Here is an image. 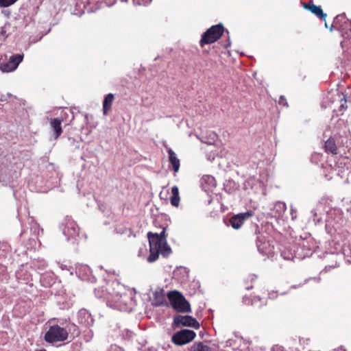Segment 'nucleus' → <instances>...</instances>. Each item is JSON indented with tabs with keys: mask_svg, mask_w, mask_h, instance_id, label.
Segmentation results:
<instances>
[{
	"mask_svg": "<svg viewBox=\"0 0 351 351\" xmlns=\"http://www.w3.org/2000/svg\"><path fill=\"white\" fill-rule=\"evenodd\" d=\"M24 55L16 54L12 56L8 62L3 63L1 65V69L3 72H12L16 69L19 64L23 61Z\"/></svg>",
	"mask_w": 351,
	"mask_h": 351,
	"instance_id": "0eeeda50",
	"label": "nucleus"
},
{
	"mask_svg": "<svg viewBox=\"0 0 351 351\" xmlns=\"http://www.w3.org/2000/svg\"><path fill=\"white\" fill-rule=\"evenodd\" d=\"M114 99V96L112 93H109L105 97L103 101V113L104 115L108 114L110 110Z\"/></svg>",
	"mask_w": 351,
	"mask_h": 351,
	"instance_id": "4468645a",
	"label": "nucleus"
},
{
	"mask_svg": "<svg viewBox=\"0 0 351 351\" xmlns=\"http://www.w3.org/2000/svg\"><path fill=\"white\" fill-rule=\"evenodd\" d=\"M299 286H300V285H295V288H297V287H298Z\"/></svg>",
	"mask_w": 351,
	"mask_h": 351,
	"instance_id": "c85d7f7f",
	"label": "nucleus"
},
{
	"mask_svg": "<svg viewBox=\"0 0 351 351\" xmlns=\"http://www.w3.org/2000/svg\"><path fill=\"white\" fill-rule=\"evenodd\" d=\"M254 298L252 299L250 297L248 296H244L243 298V303L245 305L250 306V305H254Z\"/></svg>",
	"mask_w": 351,
	"mask_h": 351,
	"instance_id": "aec40b11",
	"label": "nucleus"
},
{
	"mask_svg": "<svg viewBox=\"0 0 351 351\" xmlns=\"http://www.w3.org/2000/svg\"><path fill=\"white\" fill-rule=\"evenodd\" d=\"M230 43H228V44H226V45H224V47H225V48H228V47L230 46Z\"/></svg>",
	"mask_w": 351,
	"mask_h": 351,
	"instance_id": "b1692460",
	"label": "nucleus"
},
{
	"mask_svg": "<svg viewBox=\"0 0 351 351\" xmlns=\"http://www.w3.org/2000/svg\"><path fill=\"white\" fill-rule=\"evenodd\" d=\"M279 104L283 105L285 106H288V104L287 102V99L284 96H280L279 99Z\"/></svg>",
	"mask_w": 351,
	"mask_h": 351,
	"instance_id": "412c9836",
	"label": "nucleus"
},
{
	"mask_svg": "<svg viewBox=\"0 0 351 351\" xmlns=\"http://www.w3.org/2000/svg\"><path fill=\"white\" fill-rule=\"evenodd\" d=\"M167 152L169 154V161L172 166L173 171L176 173L179 171L180 169V160L178 158L176 153L172 150L171 148H168Z\"/></svg>",
	"mask_w": 351,
	"mask_h": 351,
	"instance_id": "ddd939ff",
	"label": "nucleus"
},
{
	"mask_svg": "<svg viewBox=\"0 0 351 351\" xmlns=\"http://www.w3.org/2000/svg\"><path fill=\"white\" fill-rule=\"evenodd\" d=\"M180 195H179V189L177 186H173L171 188V197L170 198V202L172 206L175 207H178L180 204Z\"/></svg>",
	"mask_w": 351,
	"mask_h": 351,
	"instance_id": "2eb2a0df",
	"label": "nucleus"
},
{
	"mask_svg": "<svg viewBox=\"0 0 351 351\" xmlns=\"http://www.w3.org/2000/svg\"><path fill=\"white\" fill-rule=\"evenodd\" d=\"M165 231L166 228H163L162 232L160 234L153 233L152 232H149L147 233V238L149 243V249L152 250L160 251L162 244L166 239Z\"/></svg>",
	"mask_w": 351,
	"mask_h": 351,
	"instance_id": "39448f33",
	"label": "nucleus"
},
{
	"mask_svg": "<svg viewBox=\"0 0 351 351\" xmlns=\"http://www.w3.org/2000/svg\"><path fill=\"white\" fill-rule=\"evenodd\" d=\"M224 32L222 24L215 25L208 28L202 36L199 45L203 47L205 45L212 44L219 40Z\"/></svg>",
	"mask_w": 351,
	"mask_h": 351,
	"instance_id": "7ed1b4c3",
	"label": "nucleus"
},
{
	"mask_svg": "<svg viewBox=\"0 0 351 351\" xmlns=\"http://www.w3.org/2000/svg\"><path fill=\"white\" fill-rule=\"evenodd\" d=\"M191 351H210V348L202 342H196L191 347Z\"/></svg>",
	"mask_w": 351,
	"mask_h": 351,
	"instance_id": "f3484780",
	"label": "nucleus"
},
{
	"mask_svg": "<svg viewBox=\"0 0 351 351\" xmlns=\"http://www.w3.org/2000/svg\"><path fill=\"white\" fill-rule=\"evenodd\" d=\"M167 298L173 309L179 313H190L191 305L184 295L178 291H171L167 293Z\"/></svg>",
	"mask_w": 351,
	"mask_h": 351,
	"instance_id": "f03ea898",
	"label": "nucleus"
},
{
	"mask_svg": "<svg viewBox=\"0 0 351 351\" xmlns=\"http://www.w3.org/2000/svg\"><path fill=\"white\" fill-rule=\"evenodd\" d=\"M36 351H46L45 350H36Z\"/></svg>",
	"mask_w": 351,
	"mask_h": 351,
	"instance_id": "a878e982",
	"label": "nucleus"
},
{
	"mask_svg": "<svg viewBox=\"0 0 351 351\" xmlns=\"http://www.w3.org/2000/svg\"><path fill=\"white\" fill-rule=\"evenodd\" d=\"M195 336L194 331L184 329L175 333L172 337V341L176 345L182 346L193 341Z\"/></svg>",
	"mask_w": 351,
	"mask_h": 351,
	"instance_id": "20e7f679",
	"label": "nucleus"
},
{
	"mask_svg": "<svg viewBox=\"0 0 351 351\" xmlns=\"http://www.w3.org/2000/svg\"><path fill=\"white\" fill-rule=\"evenodd\" d=\"M152 304L155 306L167 305L165 291L163 289L156 291L153 295Z\"/></svg>",
	"mask_w": 351,
	"mask_h": 351,
	"instance_id": "9b49d317",
	"label": "nucleus"
},
{
	"mask_svg": "<svg viewBox=\"0 0 351 351\" xmlns=\"http://www.w3.org/2000/svg\"><path fill=\"white\" fill-rule=\"evenodd\" d=\"M255 278H256V276L254 275H250L247 277V280L250 281V282L252 283L255 280Z\"/></svg>",
	"mask_w": 351,
	"mask_h": 351,
	"instance_id": "4be33fe9",
	"label": "nucleus"
},
{
	"mask_svg": "<svg viewBox=\"0 0 351 351\" xmlns=\"http://www.w3.org/2000/svg\"><path fill=\"white\" fill-rule=\"evenodd\" d=\"M71 225L74 226H75L76 224H75L74 222H72V223H71Z\"/></svg>",
	"mask_w": 351,
	"mask_h": 351,
	"instance_id": "393cba45",
	"label": "nucleus"
},
{
	"mask_svg": "<svg viewBox=\"0 0 351 351\" xmlns=\"http://www.w3.org/2000/svg\"><path fill=\"white\" fill-rule=\"evenodd\" d=\"M149 252H150V254L147 258L148 262L152 263V262L156 261L158 258V256L160 254V251L152 250L149 249Z\"/></svg>",
	"mask_w": 351,
	"mask_h": 351,
	"instance_id": "6ab92c4d",
	"label": "nucleus"
},
{
	"mask_svg": "<svg viewBox=\"0 0 351 351\" xmlns=\"http://www.w3.org/2000/svg\"><path fill=\"white\" fill-rule=\"evenodd\" d=\"M67 330L58 324L51 326L45 335V341L49 343L64 341L69 338V332L71 333L73 339L80 335V332L75 324H70Z\"/></svg>",
	"mask_w": 351,
	"mask_h": 351,
	"instance_id": "f257e3e1",
	"label": "nucleus"
},
{
	"mask_svg": "<svg viewBox=\"0 0 351 351\" xmlns=\"http://www.w3.org/2000/svg\"><path fill=\"white\" fill-rule=\"evenodd\" d=\"M254 213L248 210L245 213H239L231 217L229 219L230 224L234 229H239L244 223V222L252 217Z\"/></svg>",
	"mask_w": 351,
	"mask_h": 351,
	"instance_id": "423d86ee",
	"label": "nucleus"
},
{
	"mask_svg": "<svg viewBox=\"0 0 351 351\" xmlns=\"http://www.w3.org/2000/svg\"><path fill=\"white\" fill-rule=\"evenodd\" d=\"M73 231L75 232V228L73 227Z\"/></svg>",
	"mask_w": 351,
	"mask_h": 351,
	"instance_id": "cd10ccee",
	"label": "nucleus"
},
{
	"mask_svg": "<svg viewBox=\"0 0 351 351\" xmlns=\"http://www.w3.org/2000/svg\"><path fill=\"white\" fill-rule=\"evenodd\" d=\"M174 324L176 325L192 327L198 329L200 326L197 319L189 315H178L174 317Z\"/></svg>",
	"mask_w": 351,
	"mask_h": 351,
	"instance_id": "6e6552de",
	"label": "nucleus"
},
{
	"mask_svg": "<svg viewBox=\"0 0 351 351\" xmlns=\"http://www.w3.org/2000/svg\"><path fill=\"white\" fill-rule=\"evenodd\" d=\"M324 149L327 154H331L332 155H337L338 154V147L333 138L330 137L325 141Z\"/></svg>",
	"mask_w": 351,
	"mask_h": 351,
	"instance_id": "f8f14e48",
	"label": "nucleus"
},
{
	"mask_svg": "<svg viewBox=\"0 0 351 351\" xmlns=\"http://www.w3.org/2000/svg\"><path fill=\"white\" fill-rule=\"evenodd\" d=\"M171 252L170 247L167 245L166 239L161 245L160 250V254H162L164 256H167Z\"/></svg>",
	"mask_w": 351,
	"mask_h": 351,
	"instance_id": "a211bd4d",
	"label": "nucleus"
},
{
	"mask_svg": "<svg viewBox=\"0 0 351 351\" xmlns=\"http://www.w3.org/2000/svg\"><path fill=\"white\" fill-rule=\"evenodd\" d=\"M63 118L57 117L54 119H50V126L53 132L54 138L58 139L62 134V123Z\"/></svg>",
	"mask_w": 351,
	"mask_h": 351,
	"instance_id": "1a4fd4ad",
	"label": "nucleus"
},
{
	"mask_svg": "<svg viewBox=\"0 0 351 351\" xmlns=\"http://www.w3.org/2000/svg\"><path fill=\"white\" fill-rule=\"evenodd\" d=\"M282 206L285 208V204H282Z\"/></svg>",
	"mask_w": 351,
	"mask_h": 351,
	"instance_id": "bb28decb",
	"label": "nucleus"
},
{
	"mask_svg": "<svg viewBox=\"0 0 351 351\" xmlns=\"http://www.w3.org/2000/svg\"><path fill=\"white\" fill-rule=\"evenodd\" d=\"M253 286L252 285H248L246 284L245 288L247 289V290H250L251 289H252Z\"/></svg>",
	"mask_w": 351,
	"mask_h": 351,
	"instance_id": "5701e85b",
	"label": "nucleus"
},
{
	"mask_svg": "<svg viewBox=\"0 0 351 351\" xmlns=\"http://www.w3.org/2000/svg\"><path fill=\"white\" fill-rule=\"evenodd\" d=\"M304 8L309 10L311 13L319 17L321 20L326 21V14L324 13L320 6L316 5L310 1L308 3L304 4Z\"/></svg>",
	"mask_w": 351,
	"mask_h": 351,
	"instance_id": "9d476101",
	"label": "nucleus"
},
{
	"mask_svg": "<svg viewBox=\"0 0 351 351\" xmlns=\"http://www.w3.org/2000/svg\"><path fill=\"white\" fill-rule=\"evenodd\" d=\"M346 19L345 14L337 15L333 21V23L330 27V31L332 32L334 28L339 29L341 27L340 23Z\"/></svg>",
	"mask_w": 351,
	"mask_h": 351,
	"instance_id": "dca6fc26",
	"label": "nucleus"
}]
</instances>
